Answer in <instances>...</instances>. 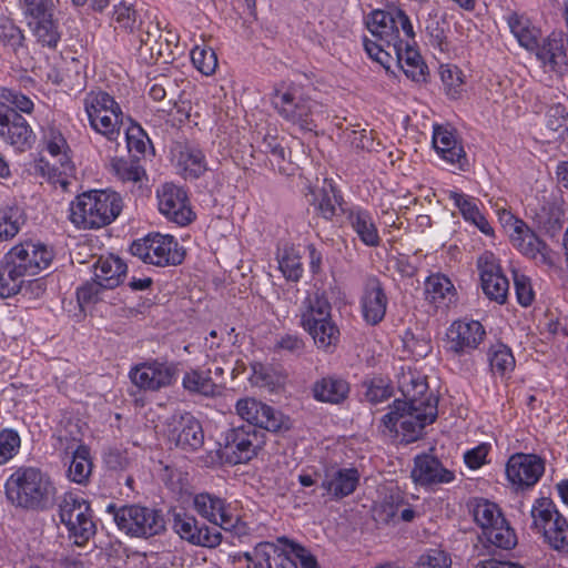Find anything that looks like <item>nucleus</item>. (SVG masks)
Masks as SVG:
<instances>
[{
  "mask_svg": "<svg viewBox=\"0 0 568 568\" xmlns=\"http://www.w3.org/2000/svg\"><path fill=\"white\" fill-rule=\"evenodd\" d=\"M363 43L367 54L385 69L389 70L390 62L395 60L407 78L416 82L425 81L427 65L416 49L415 37L397 41V44L389 47V50H382L366 37H364Z\"/></svg>",
  "mask_w": 568,
  "mask_h": 568,
  "instance_id": "obj_6",
  "label": "nucleus"
},
{
  "mask_svg": "<svg viewBox=\"0 0 568 568\" xmlns=\"http://www.w3.org/2000/svg\"><path fill=\"white\" fill-rule=\"evenodd\" d=\"M507 23L511 33L523 48L529 51L537 48L541 32L526 16L511 12L507 17Z\"/></svg>",
  "mask_w": 568,
  "mask_h": 568,
  "instance_id": "obj_36",
  "label": "nucleus"
},
{
  "mask_svg": "<svg viewBox=\"0 0 568 568\" xmlns=\"http://www.w3.org/2000/svg\"><path fill=\"white\" fill-rule=\"evenodd\" d=\"M111 172L122 182H139L145 174L140 161L135 159L113 158L110 163Z\"/></svg>",
  "mask_w": 568,
  "mask_h": 568,
  "instance_id": "obj_47",
  "label": "nucleus"
},
{
  "mask_svg": "<svg viewBox=\"0 0 568 568\" xmlns=\"http://www.w3.org/2000/svg\"><path fill=\"white\" fill-rule=\"evenodd\" d=\"M412 478L420 486H432L450 483L454 480L455 475L436 456L420 454L414 458Z\"/></svg>",
  "mask_w": 568,
  "mask_h": 568,
  "instance_id": "obj_24",
  "label": "nucleus"
},
{
  "mask_svg": "<svg viewBox=\"0 0 568 568\" xmlns=\"http://www.w3.org/2000/svg\"><path fill=\"white\" fill-rule=\"evenodd\" d=\"M343 213L363 244L369 247H377L381 244L382 239L369 211L361 206H352L343 210Z\"/></svg>",
  "mask_w": 568,
  "mask_h": 568,
  "instance_id": "obj_26",
  "label": "nucleus"
},
{
  "mask_svg": "<svg viewBox=\"0 0 568 568\" xmlns=\"http://www.w3.org/2000/svg\"><path fill=\"white\" fill-rule=\"evenodd\" d=\"M123 199L112 190H91L70 204V221L78 229L97 230L110 225L122 212Z\"/></svg>",
  "mask_w": 568,
  "mask_h": 568,
  "instance_id": "obj_3",
  "label": "nucleus"
},
{
  "mask_svg": "<svg viewBox=\"0 0 568 568\" xmlns=\"http://www.w3.org/2000/svg\"><path fill=\"white\" fill-rule=\"evenodd\" d=\"M272 105L286 123L301 132H316L326 114L324 105L298 85L276 90L272 95Z\"/></svg>",
  "mask_w": 568,
  "mask_h": 568,
  "instance_id": "obj_4",
  "label": "nucleus"
},
{
  "mask_svg": "<svg viewBox=\"0 0 568 568\" xmlns=\"http://www.w3.org/2000/svg\"><path fill=\"white\" fill-rule=\"evenodd\" d=\"M169 438L184 453H195L204 445L202 425L191 413L174 416Z\"/></svg>",
  "mask_w": 568,
  "mask_h": 568,
  "instance_id": "obj_20",
  "label": "nucleus"
},
{
  "mask_svg": "<svg viewBox=\"0 0 568 568\" xmlns=\"http://www.w3.org/2000/svg\"><path fill=\"white\" fill-rule=\"evenodd\" d=\"M349 390L348 382L336 375L324 376L312 385L315 400L334 405L342 404L348 397Z\"/></svg>",
  "mask_w": 568,
  "mask_h": 568,
  "instance_id": "obj_29",
  "label": "nucleus"
},
{
  "mask_svg": "<svg viewBox=\"0 0 568 568\" xmlns=\"http://www.w3.org/2000/svg\"><path fill=\"white\" fill-rule=\"evenodd\" d=\"M7 498L17 507L43 511L57 501V487L51 477L38 467L22 466L6 483Z\"/></svg>",
  "mask_w": 568,
  "mask_h": 568,
  "instance_id": "obj_2",
  "label": "nucleus"
},
{
  "mask_svg": "<svg viewBox=\"0 0 568 568\" xmlns=\"http://www.w3.org/2000/svg\"><path fill=\"white\" fill-rule=\"evenodd\" d=\"M344 135L349 144L356 150H365L368 152L377 151L381 145L379 142L375 141L373 131H367L362 128L361 124L353 125V128H346Z\"/></svg>",
  "mask_w": 568,
  "mask_h": 568,
  "instance_id": "obj_52",
  "label": "nucleus"
},
{
  "mask_svg": "<svg viewBox=\"0 0 568 568\" xmlns=\"http://www.w3.org/2000/svg\"><path fill=\"white\" fill-rule=\"evenodd\" d=\"M433 145L443 160L456 165L459 170H465L468 164L467 155L454 128L434 125Z\"/></svg>",
  "mask_w": 568,
  "mask_h": 568,
  "instance_id": "obj_23",
  "label": "nucleus"
},
{
  "mask_svg": "<svg viewBox=\"0 0 568 568\" xmlns=\"http://www.w3.org/2000/svg\"><path fill=\"white\" fill-rule=\"evenodd\" d=\"M87 115L101 112H119L121 108L112 95L104 91H90L83 100Z\"/></svg>",
  "mask_w": 568,
  "mask_h": 568,
  "instance_id": "obj_48",
  "label": "nucleus"
},
{
  "mask_svg": "<svg viewBox=\"0 0 568 568\" xmlns=\"http://www.w3.org/2000/svg\"><path fill=\"white\" fill-rule=\"evenodd\" d=\"M106 511L113 516L118 528L126 532H136V530L145 532L146 529L152 532H162L166 530L168 524L174 532H192V529L202 532L195 517L183 508H171L164 516L161 510L140 505H125L118 508L114 504H110Z\"/></svg>",
  "mask_w": 568,
  "mask_h": 568,
  "instance_id": "obj_1",
  "label": "nucleus"
},
{
  "mask_svg": "<svg viewBox=\"0 0 568 568\" xmlns=\"http://www.w3.org/2000/svg\"><path fill=\"white\" fill-rule=\"evenodd\" d=\"M300 324L318 348L327 351L339 342L341 332L332 316V305L324 292L307 293L300 306Z\"/></svg>",
  "mask_w": 568,
  "mask_h": 568,
  "instance_id": "obj_5",
  "label": "nucleus"
},
{
  "mask_svg": "<svg viewBox=\"0 0 568 568\" xmlns=\"http://www.w3.org/2000/svg\"><path fill=\"white\" fill-rule=\"evenodd\" d=\"M60 519L69 532H95L97 526L92 519L90 504L73 495L64 496L60 504Z\"/></svg>",
  "mask_w": 568,
  "mask_h": 568,
  "instance_id": "obj_21",
  "label": "nucleus"
},
{
  "mask_svg": "<svg viewBox=\"0 0 568 568\" xmlns=\"http://www.w3.org/2000/svg\"><path fill=\"white\" fill-rule=\"evenodd\" d=\"M22 212L18 206H3L0 209V241L14 237L22 224Z\"/></svg>",
  "mask_w": 568,
  "mask_h": 568,
  "instance_id": "obj_51",
  "label": "nucleus"
},
{
  "mask_svg": "<svg viewBox=\"0 0 568 568\" xmlns=\"http://www.w3.org/2000/svg\"><path fill=\"white\" fill-rule=\"evenodd\" d=\"M47 150L53 158H58V162L61 165V173H71L74 170L69 155V145L60 132L51 131Z\"/></svg>",
  "mask_w": 568,
  "mask_h": 568,
  "instance_id": "obj_49",
  "label": "nucleus"
},
{
  "mask_svg": "<svg viewBox=\"0 0 568 568\" xmlns=\"http://www.w3.org/2000/svg\"><path fill=\"white\" fill-rule=\"evenodd\" d=\"M160 38H163L162 30L159 23L153 21H140L138 24L136 34L131 39L132 44H138V48L154 47Z\"/></svg>",
  "mask_w": 568,
  "mask_h": 568,
  "instance_id": "obj_53",
  "label": "nucleus"
},
{
  "mask_svg": "<svg viewBox=\"0 0 568 568\" xmlns=\"http://www.w3.org/2000/svg\"><path fill=\"white\" fill-rule=\"evenodd\" d=\"M0 42L17 53L23 47L24 34L11 20L0 18Z\"/></svg>",
  "mask_w": 568,
  "mask_h": 568,
  "instance_id": "obj_55",
  "label": "nucleus"
},
{
  "mask_svg": "<svg viewBox=\"0 0 568 568\" xmlns=\"http://www.w3.org/2000/svg\"><path fill=\"white\" fill-rule=\"evenodd\" d=\"M486 331L478 321L458 320L446 332L445 349L454 357L470 355L483 343Z\"/></svg>",
  "mask_w": 568,
  "mask_h": 568,
  "instance_id": "obj_11",
  "label": "nucleus"
},
{
  "mask_svg": "<svg viewBox=\"0 0 568 568\" xmlns=\"http://www.w3.org/2000/svg\"><path fill=\"white\" fill-rule=\"evenodd\" d=\"M235 408L246 425L255 429L277 433L288 428V419L280 410L255 398L239 399Z\"/></svg>",
  "mask_w": 568,
  "mask_h": 568,
  "instance_id": "obj_13",
  "label": "nucleus"
},
{
  "mask_svg": "<svg viewBox=\"0 0 568 568\" xmlns=\"http://www.w3.org/2000/svg\"><path fill=\"white\" fill-rule=\"evenodd\" d=\"M403 499L399 491L390 494L384 501L374 509L376 521L389 523L400 519L403 521H412L415 518V510L407 507L400 509Z\"/></svg>",
  "mask_w": 568,
  "mask_h": 568,
  "instance_id": "obj_38",
  "label": "nucleus"
},
{
  "mask_svg": "<svg viewBox=\"0 0 568 568\" xmlns=\"http://www.w3.org/2000/svg\"><path fill=\"white\" fill-rule=\"evenodd\" d=\"M178 165L185 179H197L206 171L205 156L202 151L189 146L180 152Z\"/></svg>",
  "mask_w": 568,
  "mask_h": 568,
  "instance_id": "obj_46",
  "label": "nucleus"
},
{
  "mask_svg": "<svg viewBox=\"0 0 568 568\" xmlns=\"http://www.w3.org/2000/svg\"><path fill=\"white\" fill-rule=\"evenodd\" d=\"M26 282V276L21 274L17 264L8 261L6 255L3 263L0 265V296L8 298L21 293Z\"/></svg>",
  "mask_w": 568,
  "mask_h": 568,
  "instance_id": "obj_42",
  "label": "nucleus"
},
{
  "mask_svg": "<svg viewBox=\"0 0 568 568\" xmlns=\"http://www.w3.org/2000/svg\"><path fill=\"white\" fill-rule=\"evenodd\" d=\"M1 102L10 108L16 109V112H23L30 114L33 111V102L29 97L22 94L21 92L8 88H2L0 93Z\"/></svg>",
  "mask_w": 568,
  "mask_h": 568,
  "instance_id": "obj_63",
  "label": "nucleus"
},
{
  "mask_svg": "<svg viewBox=\"0 0 568 568\" xmlns=\"http://www.w3.org/2000/svg\"><path fill=\"white\" fill-rule=\"evenodd\" d=\"M532 525L538 532H565L568 528L566 518L547 499H539L531 509Z\"/></svg>",
  "mask_w": 568,
  "mask_h": 568,
  "instance_id": "obj_31",
  "label": "nucleus"
},
{
  "mask_svg": "<svg viewBox=\"0 0 568 568\" xmlns=\"http://www.w3.org/2000/svg\"><path fill=\"white\" fill-rule=\"evenodd\" d=\"M474 519L483 530L515 532L499 506L483 499L473 510Z\"/></svg>",
  "mask_w": 568,
  "mask_h": 568,
  "instance_id": "obj_32",
  "label": "nucleus"
},
{
  "mask_svg": "<svg viewBox=\"0 0 568 568\" xmlns=\"http://www.w3.org/2000/svg\"><path fill=\"white\" fill-rule=\"evenodd\" d=\"M490 371L501 378L509 375L516 366L511 349L501 343L490 346L487 353Z\"/></svg>",
  "mask_w": 568,
  "mask_h": 568,
  "instance_id": "obj_44",
  "label": "nucleus"
},
{
  "mask_svg": "<svg viewBox=\"0 0 568 568\" xmlns=\"http://www.w3.org/2000/svg\"><path fill=\"white\" fill-rule=\"evenodd\" d=\"M536 58L544 68L550 72H560L567 67L568 57L564 40L560 34L551 33L545 38L537 48H534Z\"/></svg>",
  "mask_w": 568,
  "mask_h": 568,
  "instance_id": "obj_27",
  "label": "nucleus"
},
{
  "mask_svg": "<svg viewBox=\"0 0 568 568\" xmlns=\"http://www.w3.org/2000/svg\"><path fill=\"white\" fill-rule=\"evenodd\" d=\"M359 474L355 468H342L326 475L322 487L334 498L341 499L354 493L358 485Z\"/></svg>",
  "mask_w": 568,
  "mask_h": 568,
  "instance_id": "obj_33",
  "label": "nucleus"
},
{
  "mask_svg": "<svg viewBox=\"0 0 568 568\" xmlns=\"http://www.w3.org/2000/svg\"><path fill=\"white\" fill-rule=\"evenodd\" d=\"M37 43L45 49L55 50L61 41L62 31L53 16L29 22Z\"/></svg>",
  "mask_w": 568,
  "mask_h": 568,
  "instance_id": "obj_37",
  "label": "nucleus"
},
{
  "mask_svg": "<svg viewBox=\"0 0 568 568\" xmlns=\"http://www.w3.org/2000/svg\"><path fill=\"white\" fill-rule=\"evenodd\" d=\"M514 222L510 225L509 239L513 246L528 258L537 263L554 266L551 250L528 225L520 219L510 216Z\"/></svg>",
  "mask_w": 568,
  "mask_h": 568,
  "instance_id": "obj_14",
  "label": "nucleus"
},
{
  "mask_svg": "<svg viewBox=\"0 0 568 568\" xmlns=\"http://www.w3.org/2000/svg\"><path fill=\"white\" fill-rule=\"evenodd\" d=\"M264 547L273 552L281 550L286 556H294L301 568H321L316 557L308 549L284 536L277 538V544L265 542Z\"/></svg>",
  "mask_w": 568,
  "mask_h": 568,
  "instance_id": "obj_39",
  "label": "nucleus"
},
{
  "mask_svg": "<svg viewBox=\"0 0 568 568\" xmlns=\"http://www.w3.org/2000/svg\"><path fill=\"white\" fill-rule=\"evenodd\" d=\"M448 199L458 207L465 221L474 224L485 235L494 236L493 226L480 213L474 199L456 191H449Z\"/></svg>",
  "mask_w": 568,
  "mask_h": 568,
  "instance_id": "obj_35",
  "label": "nucleus"
},
{
  "mask_svg": "<svg viewBox=\"0 0 568 568\" xmlns=\"http://www.w3.org/2000/svg\"><path fill=\"white\" fill-rule=\"evenodd\" d=\"M364 398L372 405L381 404L393 395L390 383L383 377H373L362 383Z\"/></svg>",
  "mask_w": 568,
  "mask_h": 568,
  "instance_id": "obj_50",
  "label": "nucleus"
},
{
  "mask_svg": "<svg viewBox=\"0 0 568 568\" xmlns=\"http://www.w3.org/2000/svg\"><path fill=\"white\" fill-rule=\"evenodd\" d=\"M106 290L104 284L97 280L88 281L77 288V300L80 307L83 310L85 306L97 304L101 301V293Z\"/></svg>",
  "mask_w": 568,
  "mask_h": 568,
  "instance_id": "obj_58",
  "label": "nucleus"
},
{
  "mask_svg": "<svg viewBox=\"0 0 568 568\" xmlns=\"http://www.w3.org/2000/svg\"><path fill=\"white\" fill-rule=\"evenodd\" d=\"M8 261L17 264V267L26 277L38 275L48 268L53 260V252L42 243L32 241L22 242L13 246L7 254Z\"/></svg>",
  "mask_w": 568,
  "mask_h": 568,
  "instance_id": "obj_15",
  "label": "nucleus"
},
{
  "mask_svg": "<svg viewBox=\"0 0 568 568\" xmlns=\"http://www.w3.org/2000/svg\"><path fill=\"white\" fill-rule=\"evenodd\" d=\"M311 196L312 199L308 200L310 204L327 221H332L333 217L336 216L337 209L342 212L346 210L343 207V196L336 187L326 180L323 186H315L311 190Z\"/></svg>",
  "mask_w": 568,
  "mask_h": 568,
  "instance_id": "obj_30",
  "label": "nucleus"
},
{
  "mask_svg": "<svg viewBox=\"0 0 568 568\" xmlns=\"http://www.w3.org/2000/svg\"><path fill=\"white\" fill-rule=\"evenodd\" d=\"M94 277L104 284L108 290H113L119 286L125 274L126 264L114 255L100 257L93 265Z\"/></svg>",
  "mask_w": 568,
  "mask_h": 568,
  "instance_id": "obj_34",
  "label": "nucleus"
},
{
  "mask_svg": "<svg viewBox=\"0 0 568 568\" xmlns=\"http://www.w3.org/2000/svg\"><path fill=\"white\" fill-rule=\"evenodd\" d=\"M263 434L250 425L234 427L225 434V449L234 464L247 463L264 444Z\"/></svg>",
  "mask_w": 568,
  "mask_h": 568,
  "instance_id": "obj_17",
  "label": "nucleus"
},
{
  "mask_svg": "<svg viewBox=\"0 0 568 568\" xmlns=\"http://www.w3.org/2000/svg\"><path fill=\"white\" fill-rule=\"evenodd\" d=\"M90 126L109 141H116L121 134L123 121L122 109L119 112H101L88 115Z\"/></svg>",
  "mask_w": 568,
  "mask_h": 568,
  "instance_id": "obj_40",
  "label": "nucleus"
},
{
  "mask_svg": "<svg viewBox=\"0 0 568 568\" xmlns=\"http://www.w3.org/2000/svg\"><path fill=\"white\" fill-rule=\"evenodd\" d=\"M405 403L409 409L415 412L427 408L428 405L437 408V398L428 393V385L422 377H415L413 374L404 375L399 384Z\"/></svg>",
  "mask_w": 568,
  "mask_h": 568,
  "instance_id": "obj_28",
  "label": "nucleus"
},
{
  "mask_svg": "<svg viewBox=\"0 0 568 568\" xmlns=\"http://www.w3.org/2000/svg\"><path fill=\"white\" fill-rule=\"evenodd\" d=\"M425 295L427 301L439 306L452 302L455 287L447 276L433 274L425 281Z\"/></svg>",
  "mask_w": 568,
  "mask_h": 568,
  "instance_id": "obj_41",
  "label": "nucleus"
},
{
  "mask_svg": "<svg viewBox=\"0 0 568 568\" xmlns=\"http://www.w3.org/2000/svg\"><path fill=\"white\" fill-rule=\"evenodd\" d=\"M182 385L190 393L203 396H214L217 390V383L211 376V368L207 371L192 369L185 373Z\"/></svg>",
  "mask_w": 568,
  "mask_h": 568,
  "instance_id": "obj_43",
  "label": "nucleus"
},
{
  "mask_svg": "<svg viewBox=\"0 0 568 568\" xmlns=\"http://www.w3.org/2000/svg\"><path fill=\"white\" fill-rule=\"evenodd\" d=\"M437 413V408L432 405L415 412L409 409L400 399H396L390 412L383 416L382 424L389 433H398L397 425L399 424L406 440L413 442L422 435L425 426L435 422Z\"/></svg>",
  "mask_w": 568,
  "mask_h": 568,
  "instance_id": "obj_9",
  "label": "nucleus"
},
{
  "mask_svg": "<svg viewBox=\"0 0 568 568\" xmlns=\"http://www.w3.org/2000/svg\"><path fill=\"white\" fill-rule=\"evenodd\" d=\"M440 78L447 95L453 99L458 98L464 85L463 71L456 65H442Z\"/></svg>",
  "mask_w": 568,
  "mask_h": 568,
  "instance_id": "obj_54",
  "label": "nucleus"
},
{
  "mask_svg": "<svg viewBox=\"0 0 568 568\" xmlns=\"http://www.w3.org/2000/svg\"><path fill=\"white\" fill-rule=\"evenodd\" d=\"M544 470L545 466L541 458L530 454H515L506 465L508 480L520 488L534 486Z\"/></svg>",
  "mask_w": 568,
  "mask_h": 568,
  "instance_id": "obj_22",
  "label": "nucleus"
},
{
  "mask_svg": "<svg viewBox=\"0 0 568 568\" xmlns=\"http://www.w3.org/2000/svg\"><path fill=\"white\" fill-rule=\"evenodd\" d=\"M0 139L16 151L26 152L33 146L36 134L23 115L0 103Z\"/></svg>",
  "mask_w": 568,
  "mask_h": 568,
  "instance_id": "obj_12",
  "label": "nucleus"
},
{
  "mask_svg": "<svg viewBox=\"0 0 568 568\" xmlns=\"http://www.w3.org/2000/svg\"><path fill=\"white\" fill-rule=\"evenodd\" d=\"M178 374L174 363L160 359H149L139 363L130 371L131 382L145 392H158L171 386Z\"/></svg>",
  "mask_w": 568,
  "mask_h": 568,
  "instance_id": "obj_10",
  "label": "nucleus"
},
{
  "mask_svg": "<svg viewBox=\"0 0 568 568\" xmlns=\"http://www.w3.org/2000/svg\"><path fill=\"white\" fill-rule=\"evenodd\" d=\"M138 53L140 59L148 64L156 63L160 60L168 62V59L172 54L170 49V40L163 36V38H160V41H158L154 47L138 48Z\"/></svg>",
  "mask_w": 568,
  "mask_h": 568,
  "instance_id": "obj_59",
  "label": "nucleus"
},
{
  "mask_svg": "<svg viewBox=\"0 0 568 568\" xmlns=\"http://www.w3.org/2000/svg\"><path fill=\"white\" fill-rule=\"evenodd\" d=\"M191 60L193 65L204 75H211L217 67V57L213 49L199 47L192 49Z\"/></svg>",
  "mask_w": 568,
  "mask_h": 568,
  "instance_id": "obj_56",
  "label": "nucleus"
},
{
  "mask_svg": "<svg viewBox=\"0 0 568 568\" xmlns=\"http://www.w3.org/2000/svg\"><path fill=\"white\" fill-rule=\"evenodd\" d=\"M158 199L160 212L170 222L185 226L195 219L187 193L183 187L173 183H165L158 190Z\"/></svg>",
  "mask_w": 568,
  "mask_h": 568,
  "instance_id": "obj_16",
  "label": "nucleus"
},
{
  "mask_svg": "<svg viewBox=\"0 0 568 568\" xmlns=\"http://www.w3.org/2000/svg\"><path fill=\"white\" fill-rule=\"evenodd\" d=\"M477 267L485 295L491 301L504 304L507 300L509 282L503 274L496 256L491 252H484L477 260Z\"/></svg>",
  "mask_w": 568,
  "mask_h": 568,
  "instance_id": "obj_18",
  "label": "nucleus"
},
{
  "mask_svg": "<svg viewBox=\"0 0 568 568\" xmlns=\"http://www.w3.org/2000/svg\"><path fill=\"white\" fill-rule=\"evenodd\" d=\"M193 507L207 521L226 532L236 528L240 518L233 514L225 500L210 493H200L193 497Z\"/></svg>",
  "mask_w": 568,
  "mask_h": 568,
  "instance_id": "obj_19",
  "label": "nucleus"
},
{
  "mask_svg": "<svg viewBox=\"0 0 568 568\" xmlns=\"http://www.w3.org/2000/svg\"><path fill=\"white\" fill-rule=\"evenodd\" d=\"M136 11L131 7L125 4L124 2L119 3L114 7L113 11V21L115 23V29H121L125 32L132 34H136L138 26H136Z\"/></svg>",
  "mask_w": 568,
  "mask_h": 568,
  "instance_id": "obj_57",
  "label": "nucleus"
},
{
  "mask_svg": "<svg viewBox=\"0 0 568 568\" xmlns=\"http://www.w3.org/2000/svg\"><path fill=\"white\" fill-rule=\"evenodd\" d=\"M92 471L90 449L85 445H79L73 452L72 460L68 469V477L71 481L87 484Z\"/></svg>",
  "mask_w": 568,
  "mask_h": 568,
  "instance_id": "obj_45",
  "label": "nucleus"
},
{
  "mask_svg": "<svg viewBox=\"0 0 568 568\" xmlns=\"http://www.w3.org/2000/svg\"><path fill=\"white\" fill-rule=\"evenodd\" d=\"M366 26L375 38L372 41L382 50H389V47L397 44V41L415 37L408 16L399 8L392 11L374 10Z\"/></svg>",
  "mask_w": 568,
  "mask_h": 568,
  "instance_id": "obj_7",
  "label": "nucleus"
},
{
  "mask_svg": "<svg viewBox=\"0 0 568 568\" xmlns=\"http://www.w3.org/2000/svg\"><path fill=\"white\" fill-rule=\"evenodd\" d=\"M133 256L144 263L156 266L179 265L184 260V252L172 235L149 234L134 241L130 246Z\"/></svg>",
  "mask_w": 568,
  "mask_h": 568,
  "instance_id": "obj_8",
  "label": "nucleus"
},
{
  "mask_svg": "<svg viewBox=\"0 0 568 568\" xmlns=\"http://www.w3.org/2000/svg\"><path fill=\"white\" fill-rule=\"evenodd\" d=\"M414 568H452V559L442 549H429L418 557Z\"/></svg>",
  "mask_w": 568,
  "mask_h": 568,
  "instance_id": "obj_61",
  "label": "nucleus"
},
{
  "mask_svg": "<svg viewBox=\"0 0 568 568\" xmlns=\"http://www.w3.org/2000/svg\"><path fill=\"white\" fill-rule=\"evenodd\" d=\"M388 298L381 281L376 276L367 278L361 298L364 321L369 325L379 324L386 314Z\"/></svg>",
  "mask_w": 568,
  "mask_h": 568,
  "instance_id": "obj_25",
  "label": "nucleus"
},
{
  "mask_svg": "<svg viewBox=\"0 0 568 568\" xmlns=\"http://www.w3.org/2000/svg\"><path fill=\"white\" fill-rule=\"evenodd\" d=\"M21 439L13 429H3L0 432V465L9 462L19 450Z\"/></svg>",
  "mask_w": 568,
  "mask_h": 568,
  "instance_id": "obj_62",
  "label": "nucleus"
},
{
  "mask_svg": "<svg viewBox=\"0 0 568 568\" xmlns=\"http://www.w3.org/2000/svg\"><path fill=\"white\" fill-rule=\"evenodd\" d=\"M23 13L33 20L53 16L55 4L53 0H22Z\"/></svg>",
  "mask_w": 568,
  "mask_h": 568,
  "instance_id": "obj_64",
  "label": "nucleus"
},
{
  "mask_svg": "<svg viewBox=\"0 0 568 568\" xmlns=\"http://www.w3.org/2000/svg\"><path fill=\"white\" fill-rule=\"evenodd\" d=\"M126 144L130 152H135L134 156L143 155L146 146L151 145V140L146 132L139 124H132L125 131Z\"/></svg>",
  "mask_w": 568,
  "mask_h": 568,
  "instance_id": "obj_60",
  "label": "nucleus"
}]
</instances>
